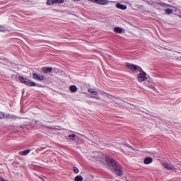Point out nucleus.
<instances>
[{
  "instance_id": "obj_1",
  "label": "nucleus",
  "mask_w": 181,
  "mask_h": 181,
  "mask_svg": "<svg viewBox=\"0 0 181 181\" xmlns=\"http://www.w3.org/2000/svg\"><path fill=\"white\" fill-rule=\"evenodd\" d=\"M105 160L109 169L112 170V173H115L117 176H122V168H121V165L118 162L108 157L105 158Z\"/></svg>"
},
{
  "instance_id": "obj_2",
  "label": "nucleus",
  "mask_w": 181,
  "mask_h": 181,
  "mask_svg": "<svg viewBox=\"0 0 181 181\" xmlns=\"http://www.w3.org/2000/svg\"><path fill=\"white\" fill-rule=\"evenodd\" d=\"M19 81L23 83V84H25V86H29L30 87H35L36 83L24 78L23 76H20L18 78Z\"/></svg>"
},
{
  "instance_id": "obj_3",
  "label": "nucleus",
  "mask_w": 181,
  "mask_h": 181,
  "mask_svg": "<svg viewBox=\"0 0 181 181\" xmlns=\"http://www.w3.org/2000/svg\"><path fill=\"white\" fill-rule=\"evenodd\" d=\"M137 78L139 83H143V81H146V80H148V77H146V73L142 71L141 69L139 76H137Z\"/></svg>"
},
{
  "instance_id": "obj_4",
  "label": "nucleus",
  "mask_w": 181,
  "mask_h": 181,
  "mask_svg": "<svg viewBox=\"0 0 181 181\" xmlns=\"http://www.w3.org/2000/svg\"><path fill=\"white\" fill-rule=\"evenodd\" d=\"M91 157L96 160H101V159H104V154L101 152H94L91 154Z\"/></svg>"
},
{
  "instance_id": "obj_5",
  "label": "nucleus",
  "mask_w": 181,
  "mask_h": 181,
  "mask_svg": "<svg viewBox=\"0 0 181 181\" xmlns=\"http://www.w3.org/2000/svg\"><path fill=\"white\" fill-rule=\"evenodd\" d=\"M33 78L37 81H43L46 77L41 74H37V73H33Z\"/></svg>"
},
{
  "instance_id": "obj_6",
  "label": "nucleus",
  "mask_w": 181,
  "mask_h": 181,
  "mask_svg": "<svg viewBox=\"0 0 181 181\" xmlns=\"http://www.w3.org/2000/svg\"><path fill=\"white\" fill-rule=\"evenodd\" d=\"M163 166L165 168V169H167L168 170H176V168H175V165L172 164H169V163H163Z\"/></svg>"
},
{
  "instance_id": "obj_7",
  "label": "nucleus",
  "mask_w": 181,
  "mask_h": 181,
  "mask_svg": "<svg viewBox=\"0 0 181 181\" xmlns=\"http://www.w3.org/2000/svg\"><path fill=\"white\" fill-rule=\"evenodd\" d=\"M90 2H95L98 5H108V0H89Z\"/></svg>"
},
{
  "instance_id": "obj_8",
  "label": "nucleus",
  "mask_w": 181,
  "mask_h": 181,
  "mask_svg": "<svg viewBox=\"0 0 181 181\" xmlns=\"http://www.w3.org/2000/svg\"><path fill=\"white\" fill-rule=\"evenodd\" d=\"M127 67L128 69H130V70H132L133 71H136V70H138V69H140L139 66L134 65V64H127Z\"/></svg>"
},
{
  "instance_id": "obj_9",
  "label": "nucleus",
  "mask_w": 181,
  "mask_h": 181,
  "mask_svg": "<svg viewBox=\"0 0 181 181\" xmlns=\"http://www.w3.org/2000/svg\"><path fill=\"white\" fill-rule=\"evenodd\" d=\"M116 8H117L118 9H122V11H125V9H127V5L118 3L116 4Z\"/></svg>"
},
{
  "instance_id": "obj_10",
  "label": "nucleus",
  "mask_w": 181,
  "mask_h": 181,
  "mask_svg": "<svg viewBox=\"0 0 181 181\" xmlns=\"http://www.w3.org/2000/svg\"><path fill=\"white\" fill-rule=\"evenodd\" d=\"M29 153H30V149H27L25 151L19 152V154L22 156H26V155H29Z\"/></svg>"
},
{
  "instance_id": "obj_11",
  "label": "nucleus",
  "mask_w": 181,
  "mask_h": 181,
  "mask_svg": "<svg viewBox=\"0 0 181 181\" xmlns=\"http://www.w3.org/2000/svg\"><path fill=\"white\" fill-rule=\"evenodd\" d=\"M53 70V69L52 67H44L42 68V71L43 73H52V71Z\"/></svg>"
},
{
  "instance_id": "obj_12",
  "label": "nucleus",
  "mask_w": 181,
  "mask_h": 181,
  "mask_svg": "<svg viewBox=\"0 0 181 181\" xmlns=\"http://www.w3.org/2000/svg\"><path fill=\"white\" fill-rule=\"evenodd\" d=\"M114 32H115V33L121 34L123 33L124 30L122 28L116 27L114 28Z\"/></svg>"
},
{
  "instance_id": "obj_13",
  "label": "nucleus",
  "mask_w": 181,
  "mask_h": 181,
  "mask_svg": "<svg viewBox=\"0 0 181 181\" xmlns=\"http://www.w3.org/2000/svg\"><path fill=\"white\" fill-rule=\"evenodd\" d=\"M152 158L147 157L146 158H145L144 162L145 165H149L150 163H152Z\"/></svg>"
},
{
  "instance_id": "obj_14",
  "label": "nucleus",
  "mask_w": 181,
  "mask_h": 181,
  "mask_svg": "<svg viewBox=\"0 0 181 181\" xmlns=\"http://www.w3.org/2000/svg\"><path fill=\"white\" fill-rule=\"evenodd\" d=\"M76 138H77V136H76V134H70L67 136L66 139H68L69 141H74Z\"/></svg>"
},
{
  "instance_id": "obj_15",
  "label": "nucleus",
  "mask_w": 181,
  "mask_h": 181,
  "mask_svg": "<svg viewBox=\"0 0 181 181\" xmlns=\"http://www.w3.org/2000/svg\"><path fill=\"white\" fill-rule=\"evenodd\" d=\"M69 90L70 91H71V93H76L78 88H77V86L72 85L69 87Z\"/></svg>"
},
{
  "instance_id": "obj_16",
  "label": "nucleus",
  "mask_w": 181,
  "mask_h": 181,
  "mask_svg": "<svg viewBox=\"0 0 181 181\" xmlns=\"http://www.w3.org/2000/svg\"><path fill=\"white\" fill-rule=\"evenodd\" d=\"M88 93H90V94H92L93 95H98V92L93 90V88H89L88 89Z\"/></svg>"
},
{
  "instance_id": "obj_17",
  "label": "nucleus",
  "mask_w": 181,
  "mask_h": 181,
  "mask_svg": "<svg viewBox=\"0 0 181 181\" xmlns=\"http://www.w3.org/2000/svg\"><path fill=\"white\" fill-rule=\"evenodd\" d=\"M165 13H167V15H170L173 13V9H171V8L165 9Z\"/></svg>"
},
{
  "instance_id": "obj_18",
  "label": "nucleus",
  "mask_w": 181,
  "mask_h": 181,
  "mask_svg": "<svg viewBox=\"0 0 181 181\" xmlns=\"http://www.w3.org/2000/svg\"><path fill=\"white\" fill-rule=\"evenodd\" d=\"M75 181H83V176H81V175L76 176Z\"/></svg>"
},
{
  "instance_id": "obj_19",
  "label": "nucleus",
  "mask_w": 181,
  "mask_h": 181,
  "mask_svg": "<svg viewBox=\"0 0 181 181\" xmlns=\"http://www.w3.org/2000/svg\"><path fill=\"white\" fill-rule=\"evenodd\" d=\"M55 4V0H48L47 1V5H54Z\"/></svg>"
},
{
  "instance_id": "obj_20",
  "label": "nucleus",
  "mask_w": 181,
  "mask_h": 181,
  "mask_svg": "<svg viewBox=\"0 0 181 181\" xmlns=\"http://www.w3.org/2000/svg\"><path fill=\"white\" fill-rule=\"evenodd\" d=\"M6 118H11L13 119H16V118H18V117L15 116V115H6Z\"/></svg>"
},
{
  "instance_id": "obj_21",
  "label": "nucleus",
  "mask_w": 181,
  "mask_h": 181,
  "mask_svg": "<svg viewBox=\"0 0 181 181\" xmlns=\"http://www.w3.org/2000/svg\"><path fill=\"white\" fill-rule=\"evenodd\" d=\"M6 28L2 26V25H0V32H6Z\"/></svg>"
},
{
  "instance_id": "obj_22",
  "label": "nucleus",
  "mask_w": 181,
  "mask_h": 181,
  "mask_svg": "<svg viewBox=\"0 0 181 181\" xmlns=\"http://www.w3.org/2000/svg\"><path fill=\"white\" fill-rule=\"evenodd\" d=\"M5 118V113L0 112V119H4Z\"/></svg>"
},
{
  "instance_id": "obj_23",
  "label": "nucleus",
  "mask_w": 181,
  "mask_h": 181,
  "mask_svg": "<svg viewBox=\"0 0 181 181\" xmlns=\"http://www.w3.org/2000/svg\"><path fill=\"white\" fill-rule=\"evenodd\" d=\"M55 4H64V0H55Z\"/></svg>"
},
{
  "instance_id": "obj_24",
  "label": "nucleus",
  "mask_w": 181,
  "mask_h": 181,
  "mask_svg": "<svg viewBox=\"0 0 181 181\" xmlns=\"http://www.w3.org/2000/svg\"><path fill=\"white\" fill-rule=\"evenodd\" d=\"M74 173L77 174L78 173L79 170H78V168H77V167H74V169H73Z\"/></svg>"
},
{
  "instance_id": "obj_25",
  "label": "nucleus",
  "mask_w": 181,
  "mask_h": 181,
  "mask_svg": "<svg viewBox=\"0 0 181 181\" xmlns=\"http://www.w3.org/2000/svg\"><path fill=\"white\" fill-rule=\"evenodd\" d=\"M35 124H36L37 125H40V126L43 125V124H42V122H39V121H36V122H35Z\"/></svg>"
},
{
  "instance_id": "obj_26",
  "label": "nucleus",
  "mask_w": 181,
  "mask_h": 181,
  "mask_svg": "<svg viewBox=\"0 0 181 181\" xmlns=\"http://www.w3.org/2000/svg\"><path fill=\"white\" fill-rule=\"evenodd\" d=\"M127 148H130V149H132V151H135V148H134L133 147H132L131 145L127 144Z\"/></svg>"
},
{
  "instance_id": "obj_27",
  "label": "nucleus",
  "mask_w": 181,
  "mask_h": 181,
  "mask_svg": "<svg viewBox=\"0 0 181 181\" xmlns=\"http://www.w3.org/2000/svg\"><path fill=\"white\" fill-rule=\"evenodd\" d=\"M90 98H95V100H100V97L90 96Z\"/></svg>"
},
{
  "instance_id": "obj_28",
  "label": "nucleus",
  "mask_w": 181,
  "mask_h": 181,
  "mask_svg": "<svg viewBox=\"0 0 181 181\" xmlns=\"http://www.w3.org/2000/svg\"><path fill=\"white\" fill-rule=\"evenodd\" d=\"M176 60H178L179 62H181V57H178L176 58Z\"/></svg>"
},
{
  "instance_id": "obj_29",
  "label": "nucleus",
  "mask_w": 181,
  "mask_h": 181,
  "mask_svg": "<svg viewBox=\"0 0 181 181\" xmlns=\"http://www.w3.org/2000/svg\"><path fill=\"white\" fill-rule=\"evenodd\" d=\"M52 129H59V127H52Z\"/></svg>"
}]
</instances>
